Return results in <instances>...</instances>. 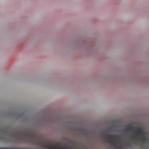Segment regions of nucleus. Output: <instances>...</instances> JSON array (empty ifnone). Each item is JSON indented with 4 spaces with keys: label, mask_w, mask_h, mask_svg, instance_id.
<instances>
[{
    "label": "nucleus",
    "mask_w": 149,
    "mask_h": 149,
    "mask_svg": "<svg viewBox=\"0 0 149 149\" xmlns=\"http://www.w3.org/2000/svg\"><path fill=\"white\" fill-rule=\"evenodd\" d=\"M140 139L142 141H145L146 140V139L143 136H142L140 137Z\"/></svg>",
    "instance_id": "4"
},
{
    "label": "nucleus",
    "mask_w": 149,
    "mask_h": 149,
    "mask_svg": "<svg viewBox=\"0 0 149 149\" xmlns=\"http://www.w3.org/2000/svg\"><path fill=\"white\" fill-rule=\"evenodd\" d=\"M127 127L128 128V129L123 130L122 131L123 132H124L125 133H126L128 130H132V128L131 127L130 124H129L127 126Z\"/></svg>",
    "instance_id": "2"
},
{
    "label": "nucleus",
    "mask_w": 149,
    "mask_h": 149,
    "mask_svg": "<svg viewBox=\"0 0 149 149\" xmlns=\"http://www.w3.org/2000/svg\"><path fill=\"white\" fill-rule=\"evenodd\" d=\"M109 139H111L112 140L111 141H109V143H110L111 145L115 146L117 143V142L116 141V136L114 135H109L107 136Z\"/></svg>",
    "instance_id": "1"
},
{
    "label": "nucleus",
    "mask_w": 149,
    "mask_h": 149,
    "mask_svg": "<svg viewBox=\"0 0 149 149\" xmlns=\"http://www.w3.org/2000/svg\"><path fill=\"white\" fill-rule=\"evenodd\" d=\"M25 134V135L26 136H29L30 135V134H29V133H27V132H26L24 133Z\"/></svg>",
    "instance_id": "5"
},
{
    "label": "nucleus",
    "mask_w": 149,
    "mask_h": 149,
    "mask_svg": "<svg viewBox=\"0 0 149 149\" xmlns=\"http://www.w3.org/2000/svg\"><path fill=\"white\" fill-rule=\"evenodd\" d=\"M136 129L138 132V134H141L143 130V129L139 127H136Z\"/></svg>",
    "instance_id": "3"
},
{
    "label": "nucleus",
    "mask_w": 149,
    "mask_h": 149,
    "mask_svg": "<svg viewBox=\"0 0 149 149\" xmlns=\"http://www.w3.org/2000/svg\"><path fill=\"white\" fill-rule=\"evenodd\" d=\"M137 137L135 135H134L133 136V139H137Z\"/></svg>",
    "instance_id": "6"
}]
</instances>
